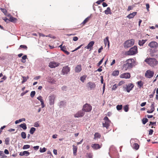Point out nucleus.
I'll return each instance as SVG.
<instances>
[{"mask_svg":"<svg viewBox=\"0 0 158 158\" xmlns=\"http://www.w3.org/2000/svg\"><path fill=\"white\" fill-rule=\"evenodd\" d=\"M145 61L151 67H154L156 65L158 64L157 61L154 58H146L145 60Z\"/></svg>","mask_w":158,"mask_h":158,"instance_id":"obj_1","label":"nucleus"},{"mask_svg":"<svg viewBox=\"0 0 158 158\" xmlns=\"http://www.w3.org/2000/svg\"><path fill=\"white\" fill-rule=\"evenodd\" d=\"M138 52L137 47L136 46L130 48L129 51L127 52V54L129 55H133L136 54Z\"/></svg>","mask_w":158,"mask_h":158,"instance_id":"obj_2","label":"nucleus"},{"mask_svg":"<svg viewBox=\"0 0 158 158\" xmlns=\"http://www.w3.org/2000/svg\"><path fill=\"white\" fill-rule=\"evenodd\" d=\"M134 43V40L133 39L126 41L124 43V47L125 48H128L132 46Z\"/></svg>","mask_w":158,"mask_h":158,"instance_id":"obj_3","label":"nucleus"},{"mask_svg":"<svg viewBox=\"0 0 158 158\" xmlns=\"http://www.w3.org/2000/svg\"><path fill=\"white\" fill-rule=\"evenodd\" d=\"M104 122L102 123L103 127H105L107 129L108 128L111 123L110 121L107 116H105L104 118Z\"/></svg>","mask_w":158,"mask_h":158,"instance_id":"obj_4","label":"nucleus"},{"mask_svg":"<svg viewBox=\"0 0 158 158\" xmlns=\"http://www.w3.org/2000/svg\"><path fill=\"white\" fill-rule=\"evenodd\" d=\"M110 152L109 153L111 157H113L117 154V151L115 148L113 146H111L109 149Z\"/></svg>","mask_w":158,"mask_h":158,"instance_id":"obj_5","label":"nucleus"},{"mask_svg":"<svg viewBox=\"0 0 158 158\" xmlns=\"http://www.w3.org/2000/svg\"><path fill=\"white\" fill-rule=\"evenodd\" d=\"M92 109V106L90 104L86 103L83 106L82 110L85 112H89L91 111Z\"/></svg>","mask_w":158,"mask_h":158,"instance_id":"obj_6","label":"nucleus"},{"mask_svg":"<svg viewBox=\"0 0 158 158\" xmlns=\"http://www.w3.org/2000/svg\"><path fill=\"white\" fill-rule=\"evenodd\" d=\"M154 75V72L153 71L148 70L146 71L145 74V76L146 78H150L153 76Z\"/></svg>","mask_w":158,"mask_h":158,"instance_id":"obj_7","label":"nucleus"},{"mask_svg":"<svg viewBox=\"0 0 158 158\" xmlns=\"http://www.w3.org/2000/svg\"><path fill=\"white\" fill-rule=\"evenodd\" d=\"M70 68L68 65L65 66L63 67L62 70V74L63 75L68 74L70 72Z\"/></svg>","mask_w":158,"mask_h":158,"instance_id":"obj_8","label":"nucleus"},{"mask_svg":"<svg viewBox=\"0 0 158 158\" xmlns=\"http://www.w3.org/2000/svg\"><path fill=\"white\" fill-rule=\"evenodd\" d=\"M60 64L55 61H52L49 63L48 66L51 68H54L59 66Z\"/></svg>","mask_w":158,"mask_h":158,"instance_id":"obj_9","label":"nucleus"},{"mask_svg":"<svg viewBox=\"0 0 158 158\" xmlns=\"http://www.w3.org/2000/svg\"><path fill=\"white\" fill-rule=\"evenodd\" d=\"M148 46L151 48H156L158 47V44L155 41H153L150 42Z\"/></svg>","mask_w":158,"mask_h":158,"instance_id":"obj_10","label":"nucleus"},{"mask_svg":"<svg viewBox=\"0 0 158 158\" xmlns=\"http://www.w3.org/2000/svg\"><path fill=\"white\" fill-rule=\"evenodd\" d=\"M85 113L84 111L82 110L79 111L77 113L74 115L75 118H80L83 117Z\"/></svg>","mask_w":158,"mask_h":158,"instance_id":"obj_11","label":"nucleus"},{"mask_svg":"<svg viewBox=\"0 0 158 158\" xmlns=\"http://www.w3.org/2000/svg\"><path fill=\"white\" fill-rule=\"evenodd\" d=\"M134 60L133 59H130L127 60V63L128 65V66L130 68H132L133 64H134Z\"/></svg>","mask_w":158,"mask_h":158,"instance_id":"obj_12","label":"nucleus"},{"mask_svg":"<svg viewBox=\"0 0 158 158\" xmlns=\"http://www.w3.org/2000/svg\"><path fill=\"white\" fill-rule=\"evenodd\" d=\"M126 88H125L126 89V91L128 93L132 90L134 87V85L132 83H129L128 85H126Z\"/></svg>","mask_w":158,"mask_h":158,"instance_id":"obj_13","label":"nucleus"},{"mask_svg":"<svg viewBox=\"0 0 158 158\" xmlns=\"http://www.w3.org/2000/svg\"><path fill=\"white\" fill-rule=\"evenodd\" d=\"M94 44V41H91L90 42L87 46H86L85 48L87 49H89V51L93 49V46Z\"/></svg>","mask_w":158,"mask_h":158,"instance_id":"obj_14","label":"nucleus"},{"mask_svg":"<svg viewBox=\"0 0 158 158\" xmlns=\"http://www.w3.org/2000/svg\"><path fill=\"white\" fill-rule=\"evenodd\" d=\"M131 77L130 73H125L121 74L120 76V77L122 78L128 79Z\"/></svg>","mask_w":158,"mask_h":158,"instance_id":"obj_15","label":"nucleus"},{"mask_svg":"<svg viewBox=\"0 0 158 158\" xmlns=\"http://www.w3.org/2000/svg\"><path fill=\"white\" fill-rule=\"evenodd\" d=\"M102 144H99L98 143H94L91 145L92 148L94 150H98L100 148L102 147Z\"/></svg>","mask_w":158,"mask_h":158,"instance_id":"obj_16","label":"nucleus"},{"mask_svg":"<svg viewBox=\"0 0 158 158\" xmlns=\"http://www.w3.org/2000/svg\"><path fill=\"white\" fill-rule=\"evenodd\" d=\"M55 97L53 95H52L49 97V104L51 105H53L54 103Z\"/></svg>","mask_w":158,"mask_h":158,"instance_id":"obj_17","label":"nucleus"},{"mask_svg":"<svg viewBox=\"0 0 158 158\" xmlns=\"http://www.w3.org/2000/svg\"><path fill=\"white\" fill-rule=\"evenodd\" d=\"M104 42L105 46L107 44L108 48H109L110 47V42L108 37H106V38L104 40Z\"/></svg>","mask_w":158,"mask_h":158,"instance_id":"obj_18","label":"nucleus"},{"mask_svg":"<svg viewBox=\"0 0 158 158\" xmlns=\"http://www.w3.org/2000/svg\"><path fill=\"white\" fill-rule=\"evenodd\" d=\"M81 65H78L75 69V71L76 73H79L81 71Z\"/></svg>","mask_w":158,"mask_h":158,"instance_id":"obj_19","label":"nucleus"},{"mask_svg":"<svg viewBox=\"0 0 158 158\" xmlns=\"http://www.w3.org/2000/svg\"><path fill=\"white\" fill-rule=\"evenodd\" d=\"M30 154V153L27 151H24L23 152H20L19 155L20 156H28Z\"/></svg>","mask_w":158,"mask_h":158,"instance_id":"obj_20","label":"nucleus"},{"mask_svg":"<svg viewBox=\"0 0 158 158\" xmlns=\"http://www.w3.org/2000/svg\"><path fill=\"white\" fill-rule=\"evenodd\" d=\"M87 84L89 85V87L90 88V89L94 88L96 86V85L94 82H89Z\"/></svg>","mask_w":158,"mask_h":158,"instance_id":"obj_21","label":"nucleus"},{"mask_svg":"<svg viewBox=\"0 0 158 158\" xmlns=\"http://www.w3.org/2000/svg\"><path fill=\"white\" fill-rule=\"evenodd\" d=\"M136 14L137 12H134L128 15L127 17L129 19H132L136 15Z\"/></svg>","mask_w":158,"mask_h":158,"instance_id":"obj_22","label":"nucleus"},{"mask_svg":"<svg viewBox=\"0 0 158 158\" xmlns=\"http://www.w3.org/2000/svg\"><path fill=\"white\" fill-rule=\"evenodd\" d=\"M73 153L74 155L76 156L77 155V146L74 145H73Z\"/></svg>","mask_w":158,"mask_h":158,"instance_id":"obj_23","label":"nucleus"},{"mask_svg":"<svg viewBox=\"0 0 158 158\" xmlns=\"http://www.w3.org/2000/svg\"><path fill=\"white\" fill-rule=\"evenodd\" d=\"M147 40H139L138 44L140 46H142L143 44L147 41Z\"/></svg>","mask_w":158,"mask_h":158,"instance_id":"obj_24","label":"nucleus"},{"mask_svg":"<svg viewBox=\"0 0 158 158\" xmlns=\"http://www.w3.org/2000/svg\"><path fill=\"white\" fill-rule=\"evenodd\" d=\"M106 15L111 14V12L110 9V7H108L104 11Z\"/></svg>","mask_w":158,"mask_h":158,"instance_id":"obj_25","label":"nucleus"},{"mask_svg":"<svg viewBox=\"0 0 158 158\" xmlns=\"http://www.w3.org/2000/svg\"><path fill=\"white\" fill-rule=\"evenodd\" d=\"M132 147L133 148L137 150L139 149V146L138 143H134Z\"/></svg>","mask_w":158,"mask_h":158,"instance_id":"obj_26","label":"nucleus"},{"mask_svg":"<svg viewBox=\"0 0 158 158\" xmlns=\"http://www.w3.org/2000/svg\"><path fill=\"white\" fill-rule=\"evenodd\" d=\"M19 126L20 127L22 128L23 130H26L27 129V125L25 123L21 124Z\"/></svg>","mask_w":158,"mask_h":158,"instance_id":"obj_27","label":"nucleus"},{"mask_svg":"<svg viewBox=\"0 0 158 158\" xmlns=\"http://www.w3.org/2000/svg\"><path fill=\"white\" fill-rule=\"evenodd\" d=\"M137 83L138 87L139 88H141L143 85V83L141 81H138Z\"/></svg>","mask_w":158,"mask_h":158,"instance_id":"obj_28","label":"nucleus"},{"mask_svg":"<svg viewBox=\"0 0 158 158\" xmlns=\"http://www.w3.org/2000/svg\"><path fill=\"white\" fill-rule=\"evenodd\" d=\"M22 77L23 78V80L21 82L22 84H23L29 78L28 76H27V77L22 76Z\"/></svg>","mask_w":158,"mask_h":158,"instance_id":"obj_29","label":"nucleus"},{"mask_svg":"<svg viewBox=\"0 0 158 158\" xmlns=\"http://www.w3.org/2000/svg\"><path fill=\"white\" fill-rule=\"evenodd\" d=\"M101 137L100 135L98 132L95 133L94 135V139H95L97 138H100Z\"/></svg>","mask_w":158,"mask_h":158,"instance_id":"obj_30","label":"nucleus"},{"mask_svg":"<svg viewBox=\"0 0 158 158\" xmlns=\"http://www.w3.org/2000/svg\"><path fill=\"white\" fill-rule=\"evenodd\" d=\"M22 58L23 60H21V61L23 63H25L26 61L25 60L27 58V56L26 55H24L22 57Z\"/></svg>","mask_w":158,"mask_h":158,"instance_id":"obj_31","label":"nucleus"},{"mask_svg":"<svg viewBox=\"0 0 158 158\" xmlns=\"http://www.w3.org/2000/svg\"><path fill=\"white\" fill-rule=\"evenodd\" d=\"M119 73V71L118 70L114 71L112 73V75L114 76H118Z\"/></svg>","mask_w":158,"mask_h":158,"instance_id":"obj_32","label":"nucleus"},{"mask_svg":"<svg viewBox=\"0 0 158 158\" xmlns=\"http://www.w3.org/2000/svg\"><path fill=\"white\" fill-rule=\"evenodd\" d=\"M25 118H22L21 119H20L18 120H16L15 122V124H17L23 121H25Z\"/></svg>","mask_w":158,"mask_h":158,"instance_id":"obj_33","label":"nucleus"},{"mask_svg":"<svg viewBox=\"0 0 158 158\" xmlns=\"http://www.w3.org/2000/svg\"><path fill=\"white\" fill-rule=\"evenodd\" d=\"M60 48L61 50L64 52V51L66 50V48L65 46H62V44L60 45L59 47Z\"/></svg>","mask_w":158,"mask_h":158,"instance_id":"obj_34","label":"nucleus"},{"mask_svg":"<svg viewBox=\"0 0 158 158\" xmlns=\"http://www.w3.org/2000/svg\"><path fill=\"white\" fill-rule=\"evenodd\" d=\"M90 16H89L88 17L83 21L82 22L81 24H85L88 21L89 19L90 18Z\"/></svg>","mask_w":158,"mask_h":158,"instance_id":"obj_35","label":"nucleus"},{"mask_svg":"<svg viewBox=\"0 0 158 158\" xmlns=\"http://www.w3.org/2000/svg\"><path fill=\"white\" fill-rule=\"evenodd\" d=\"M130 68L128 66V65L127 63H126L124 64L123 66V69H124L125 70H127L128 69H129Z\"/></svg>","mask_w":158,"mask_h":158,"instance_id":"obj_36","label":"nucleus"},{"mask_svg":"<svg viewBox=\"0 0 158 158\" xmlns=\"http://www.w3.org/2000/svg\"><path fill=\"white\" fill-rule=\"evenodd\" d=\"M17 20V19L15 17H13L12 16L10 17V21L12 22H14Z\"/></svg>","mask_w":158,"mask_h":158,"instance_id":"obj_37","label":"nucleus"},{"mask_svg":"<svg viewBox=\"0 0 158 158\" xmlns=\"http://www.w3.org/2000/svg\"><path fill=\"white\" fill-rule=\"evenodd\" d=\"M35 130V128L34 127L31 128L30 130V133L31 134H33Z\"/></svg>","mask_w":158,"mask_h":158,"instance_id":"obj_38","label":"nucleus"},{"mask_svg":"<svg viewBox=\"0 0 158 158\" xmlns=\"http://www.w3.org/2000/svg\"><path fill=\"white\" fill-rule=\"evenodd\" d=\"M86 77V75H83L80 77V80L83 82H84Z\"/></svg>","mask_w":158,"mask_h":158,"instance_id":"obj_39","label":"nucleus"},{"mask_svg":"<svg viewBox=\"0 0 158 158\" xmlns=\"http://www.w3.org/2000/svg\"><path fill=\"white\" fill-rule=\"evenodd\" d=\"M10 139L9 137L6 138L5 140V143L6 145H8L10 144Z\"/></svg>","mask_w":158,"mask_h":158,"instance_id":"obj_40","label":"nucleus"},{"mask_svg":"<svg viewBox=\"0 0 158 158\" xmlns=\"http://www.w3.org/2000/svg\"><path fill=\"white\" fill-rule=\"evenodd\" d=\"M0 156L2 158H6L7 156L4 154L3 151H0Z\"/></svg>","mask_w":158,"mask_h":158,"instance_id":"obj_41","label":"nucleus"},{"mask_svg":"<svg viewBox=\"0 0 158 158\" xmlns=\"http://www.w3.org/2000/svg\"><path fill=\"white\" fill-rule=\"evenodd\" d=\"M142 121L143 124L144 125L148 121V119L147 118H143Z\"/></svg>","mask_w":158,"mask_h":158,"instance_id":"obj_42","label":"nucleus"},{"mask_svg":"<svg viewBox=\"0 0 158 158\" xmlns=\"http://www.w3.org/2000/svg\"><path fill=\"white\" fill-rule=\"evenodd\" d=\"M21 136L22 138L25 139L26 137V135L24 132H22L21 133Z\"/></svg>","mask_w":158,"mask_h":158,"instance_id":"obj_43","label":"nucleus"},{"mask_svg":"<svg viewBox=\"0 0 158 158\" xmlns=\"http://www.w3.org/2000/svg\"><path fill=\"white\" fill-rule=\"evenodd\" d=\"M128 106V105H127L124 106L123 109L125 112H127L128 111L129 109Z\"/></svg>","mask_w":158,"mask_h":158,"instance_id":"obj_44","label":"nucleus"},{"mask_svg":"<svg viewBox=\"0 0 158 158\" xmlns=\"http://www.w3.org/2000/svg\"><path fill=\"white\" fill-rule=\"evenodd\" d=\"M47 149L44 147L43 148H40V152L41 153H43L45 152L46 151Z\"/></svg>","mask_w":158,"mask_h":158,"instance_id":"obj_45","label":"nucleus"},{"mask_svg":"<svg viewBox=\"0 0 158 158\" xmlns=\"http://www.w3.org/2000/svg\"><path fill=\"white\" fill-rule=\"evenodd\" d=\"M123 106L122 105H118L116 106L117 109L118 110H121Z\"/></svg>","mask_w":158,"mask_h":158,"instance_id":"obj_46","label":"nucleus"},{"mask_svg":"<svg viewBox=\"0 0 158 158\" xmlns=\"http://www.w3.org/2000/svg\"><path fill=\"white\" fill-rule=\"evenodd\" d=\"M30 147V145H25L23 146V149H28Z\"/></svg>","mask_w":158,"mask_h":158,"instance_id":"obj_47","label":"nucleus"},{"mask_svg":"<svg viewBox=\"0 0 158 158\" xmlns=\"http://www.w3.org/2000/svg\"><path fill=\"white\" fill-rule=\"evenodd\" d=\"M0 10L5 15H6L7 12V11L5 9L1 8Z\"/></svg>","mask_w":158,"mask_h":158,"instance_id":"obj_48","label":"nucleus"},{"mask_svg":"<svg viewBox=\"0 0 158 158\" xmlns=\"http://www.w3.org/2000/svg\"><path fill=\"white\" fill-rule=\"evenodd\" d=\"M35 91H31V93L30 94L31 97V98H33L35 95Z\"/></svg>","mask_w":158,"mask_h":158,"instance_id":"obj_49","label":"nucleus"},{"mask_svg":"<svg viewBox=\"0 0 158 158\" xmlns=\"http://www.w3.org/2000/svg\"><path fill=\"white\" fill-rule=\"evenodd\" d=\"M64 104H65V102L64 101H61L60 102V107H63L64 105Z\"/></svg>","mask_w":158,"mask_h":158,"instance_id":"obj_50","label":"nucleus"},{"mask_svg":"<svg viewBox=\"0 0 158 158\" xmlns=\"http://www.w3.org/2000/svg\"><path fill=\"white\" fill-rule=\"evenodd\" d=\"M104 58H103L102 59L99 61V62L97 64V66H99L100 65L102 64V63L103 60Z\"/></svg>","mask_w":158,"mask_h":158,"instance_id":"obj_51","label":"nucleus"},{"mask_svg":"<svg viewBox=\"0 0 158 158\" xmlns=\"http://www.w3.org/2000/svg\"><path fill=\"white\" fill-rule=\"evenodd\" d=\"M20 48H23L26 50L27 49V46L24 45H21L20 46Z\"/></svg>","mask_w":158,"mask_h":158,"instance_id":"obj_52","label":"nucleus"},{"mask_svg":"<svg viewBox=\"0 0 158 158\" xmlns=\"http://www.w3.org/2000/svg\"><path fill=\"white\" fill-rule=\"evenodd\" d=\"M117 88V85L116 84H114L112 88V90H115Z\"/></svg>","mask_w":158,"mask_h":158,"instance_id":"obj_53","label":"nucleus"},{"mask_svg":"<svg viewBox=\"0 0 158 158\" xmlns=\"http://www.w3.org/2000/svg\"><path fill=\"white\" fill-rule=\"evenodd\" d=\"M40 101V102H41L43 101L42 99V97L41 96H40L39 97L37 98Z\"/></svg>","mask_w":158,"mask_h":158,"instance_id":"obj_54","label":"nucleus"},{"mask_svg":"<svg viewBox=\"0 0 158 158\" xmlns=\"http://www.w3.org/2000/svg\"><path fill=\"white\" fill-rule=\"evenodd\" d=\"M155 90H156V89H155L153 90L152 94H151L149 95L150 98H152L153 97L154 95V94L155 93Z\"/></svg>","mask_w":158,"mask_h":158,"instance_id":"obj_55","label":"nucleus"},{"mask_svg":"<svg viewBox=\"0 0 158 158\" xmlns=\"http://www.w3.org/2000/svg\"><path fill=\"white\" fill-rule=\"evenodd\" d=\"M146 9L147 10V11H149V8L150 7L148 3H147L146 4Z\"/></svg>","mask_w":158,"mask_h":158,"instance_id":"obj_56","label":"nucleus"},{"mask_svg":"<svg viewBox=\"0 0 158 158\" xmlns=\"http://www.w3.org/2000/svg\"><path fill=\"white\" fill-rule=\"evenodd\" d=\"M156 122H150V124H149V126L150 125H153V126H156Z\"/></svg>","mask_w":158,"mask_h":158,"instance_id":"obj_57","label":"nucleus"},{"mask_svg":"<svg viewBox=\"0 0 158 158\" xmlns=\"http://www.w3.org/2000/svg\"><path fill=\"white\" fill-rule=\"evenodd\" d=\"M3 19L6 22L8 23L10 22V19H8L6 17H5Z\"/></svg>","mask_w":158,"mask_h":158,"instance_id":"obj_58","label":"nucleus"},{"mask_svg":"<svg viewBox=\"0 0 158 158\" xmlns=\"http://www.w3.org/2000/svg\"><path fill=\"white\" fill-rule=\"evenodd\" d=\"M133 9V6H128V7L127 11H129L131 10H132Z\"/></svg>","mask_w":158,"mask_h":158,"instance_id":"obj_59","label":"nucleus"},{"mask_svg":"<svg viewBox=\"0 0 158 158\" xmlns=\"http://www.w3.org/2000/svg\"><path fill=\"white\" fill-rule=\"evenodd\" d=\"M102 66H100L99 68L96 71L101 72L102 71Z\"/></svg>","mask_w":158,"mask_h":158,"instance_id":"obj_60","label":"nucleus"},{"mask_svg":"<svg viewBox=\"0 0 158 158\" xmlns=\"http://www.w3.org/2000/svg\"><path fill=\"white\" fill-rule=\"evenodd\" d=\"M153 131L152 129H150L149 131V135H152L153 134Z\"/></svg>","mask_w":158,"mask_h":158,"instance_id":"obj_61","label":"nucleus"},{"mask_svg":"<svg viewBox=\"0 0 158 158\" xmlns=\"http://www.w3.org/2000/svg\"><path fill=\"white\" fill-rule=\"evenodd\" d=\"M78 40V38L77 37L75 36L73 37V40L74 41H77V40Z\"/></svg>","mask_w":158,"mask_h":158,"instance_id":"obj_62","label":"nucleus"},{"mask_svg":"<svg viewBox=\"0 0 158 158\" xmlns=\"http://www.w3.org/2000/svg\"><path fill=\"white\" fill-rule=\"evenodd\" d=\"M4 152L6 154H8L9 153V151L7 149H5L4 150Z\"/></svg>","mask_w":158,"mask_h":158,"instance_id":"obj_63","label":"nucleus"},{"mask_svg":"<svg viewBox=\"0 0 158 158\" xmlns=\"http://www.w3.org/2000/svg\"><path fill=\"white\" fill-rule=\"evenodd\" d=\"M34 126L35 127H39V125L38 123L35 122L34 124Z\"/></svg>","mask_w":158,"mask_h":158,"instance_id":"obj_64","label":"nucleus"}]
</instances>
